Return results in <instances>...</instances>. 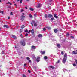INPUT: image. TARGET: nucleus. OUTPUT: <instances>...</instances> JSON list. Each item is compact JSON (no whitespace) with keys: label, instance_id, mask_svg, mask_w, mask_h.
<instances>
[{"label":"nucleus","instance_id":"obj_1","mask_svg":"<svg viewBox=\"0 0 77 77\" xmlns=\"http://www.w3.org/2000/svg\"><path fill=\"white\" fill-rule=\"evenodd\" d=\"M67 60V54L66 53L64 54V58H63V60L62 61L63 63H65V62Z\"/></svg>","mask_w":77,"mask_h":77},{"label":"nucleus","instance_id":"obj_63","mask_svg":"<svg viewBox=\"0 0 77 77\" xmlns=\"http://www.w3.org/2000/svg\"><path fill=\"white\" fill-rule=\"evenodd\" d=\"M8 8H11V7H9Z\"/></svg>","mask_w":77,"mask_h":77},{"label":"nucleus","instance_id":"obj_36","mask_svg":"<svg viewBox=\"0 0 77 77\" xmlns=\"http://www.w3.org/2000/svg\"><path fill=\"white\" fill-rule=\"evenodd\" d=\"M3 14V11H0V14Z\"/></svg>","mask_w":77,"mask_h":77},{"label":"nucleus","instance_id":"obj_61","mask_svg":"<svg viewBox=\"0 0 77 77\" xmlns=\"http://www.w3.org/2000/svg\"><path fill=\"white\" fill-rule=\"evenodd\" d=\"M0 30H1V28L0 27Z\"/></svg>","mask_w":77,"mask_h":77},{"label":"nucleus","instance_id":"obj_14","mask_svg":"<svg viewBox=\"0 0 77 77\" xmlns=\"http://www.w3.org/2000/svg\"><path fill=\"white\" fill-rule=\"evenodd\" d=\"M57 47L58 48H60L61 47V46H60V44H57Z\"/></svg>","mask_w":77,"mask_h":77},{"label":"nucleus","instance_id":"obj_30","mask_svg":"<svg viewBox=\"0 0 77 77\" xmlns=\"http://www.w3.org/2000/svg\"><path fill=\"white\" fill-rule=\"evenodd\" d=\"M51 1H52V0H51L49 1V2L50 3V4H49L50 5H51Z\"/></svg>","mask_w":77,"mask_h":77},{"label":"nucleus","instance_id":"obj_23","mask_svg":"<svg viewBox=\"0 0 77 77\" xmlns=\"http://www.w3.org/2000/svg\"><path fill=\"white\" fill-rule=\"evenodd\" d=\"M60 62V60H58V61L57 62H56V63H57V64H58V63H59Z\"/></svg>","mask_w":77,"mask_h":77},{"label":"nucleus","instance_id":"obj_22","mask_svg":"<svg viewBox=\"0 0 77 77\" xmlns=\"http://www.w3.org/2000/svg\"><path fill=\"white\" fill-rule=\"evenodd\" d=\"M66 36L68 37L69 36V33H67V34H66Z\"/></svg>","mask_w":77,"mask_h":77},{"label":"nucleus","instance_id":"obj_21","mask_svg":"<svg viewBox=\"0 0 77 77\" xmlns=\"http://www.w3.org/2000/svg\"><path fill=\"white\" fill-rule=\"evenodd\" d=\"M29 17L31 18H33V16H32V15L31 14H29Z\"/></svg>","mask_w":77,"mask_h":77},{"label":"nucleus","instance_id":"obj_10","mask_svg":"<svg viewBox=\"0 0 77 77\" xmlns=\"http://www.w3.org/2000/svg\"><path fill=\"white\" fill-rule=\"evenodd\" d=\"M12 38H14L15 39H17V37H16V36L14 35H12Z\"/></svg>","mask_w":77,"mask_h":77},{"label":"nucleus","instance_id":"obj_37","mask_svg":"<svg viewBox=\"0 0 77 77\" xmlns=\"http://www.w3.org/2000/svg\"><path fill=\"white\" fill-rule=\"evenodd\" d=\"M20 33H21V32H23V30L20 29Z\"/></svg>","mask_w":77,"mask_h":77},{"label":"nucleus","instance_id":"obj_6","mask_svg":"<svg viewBox=\"0 0 77 77\" xmlns=\"http://www.w3.org/2000/svg\"><path fill=\"white\" fill-rule=\"evenodd\" d=\"M26 59H27V60H29V63H31L32 62V61H31V60H30V59L29 58V57H27Z\"/></svg>","mask_w":77,"mask_h":77},{"label":"nucleus","instance_id":"obj_31","mask_svg":"<svg viewBox=\"0 0 77 77\" xmlns=\"http://www.w3.org/2000/svg\"><path fill=\"white\" fill-rule=\"evenodd\" d=\"M32 23H33V24H34L35 23V21L33 20H32Z\"/></svg>","mask_w":77,"mask_h":77},{"label":"nucleus","instance_id":"obj_57","mask_svg":"<svg viewBox=\"0 0 77 77\" xmlns=\"http://www.w3.org/2000/svg\"><path fill=\"white\" fill-rule=\"evenodd\" d=\"M10 5H12V4L11 3H10Z\"/></svg>","mask_w":77,"mask_h":77},{"label":"nucleus","instance_id":"obj_12","mask_svg":"<svg viewBox=\"0 0 77 77\" xmlns=\"http://www.w3.org/2000/svg\"><path fill=\"white\" fill-rule=\"evenodd\" d=\"M53 17V15L50 14H49L48 15V17L49 18H51V17Z\"/></svg>","mask_w":77,"mask_h":77},{"label":"nucleus","instance_id":"obj_27","mask_svg":"<svg viewBox=\"0 0 77 77\" xmlns=\"http://www.w3.org/2000/svg\"><path fill=\"white\" fill-rule=\"evenodd\" d=\"M45 18H47V15L45 14Z\"/></svg>","mask_w":77,"mask_h":77},{"label":"nucleus","instance_id":"obj_46","mask_svg":"<svg viewBox=\"0 0 77 77\" xmlns=\"http://www.w3.org/2000/svg\"><path fill=\"white\" fill-rule=\"evenodd\" d=\"M51 29V27H48V30H50Z\"/></svg>","mask_w":77,"mask_h":77},{"label":"nucleus","instance_id":"obj_8","mask_svg":"<svg viewBox=\"0 0 77 77\" xmlns=\"http://www.w3.org/2000/svg\"><path fill=\"white\" fill-rule=\"evenodd\" d=\"M31 48L32 49H33L34 50H35L36 48V46L34 45H32L31 46Z\"/></svg>","mask_w":77,"mask_h":77},{"label":"nucleus","instance_id":"obj_16","mask_svg":"<svg viewBox=\"0 0 77 77\" xmlns=\"http://www.w3.org/2000/svg\"><path fill=\"white\" fill-rule=\"evenodd\" d=\"M49 67L51 68H52V69H54L55 68L53 66H50Z\"/></svg>","mask_w":77,"mask_h":77},{"label":"nucleus","instance_id":"obj_43","mask_svg":"<svg viewBox=\"0 0 77 77\" xmlns=\"http://www.w3.org/2000/svg\"><path fill=\"white\" fill-rule=\"evenodd\" d=\"M12 13H13L12 12H11V13H10V15H13V14H12Z\"/></svg>","mask_w":77,"mask_h":77},{"label":"nucleus","instance_id":"obj_3","mask_svg":"<svg viewBox=\"0 0 77 77\" xmlns=\"http://www.w3.org/2000/svg\"><path fill=\"white\" fill-rule=\"evenodd\" d=\"M32 33V35H34V30L32 29V30H30L28 32V33Z\"/></svg>","mask_w":77,"mask_h":77},{"label":"nucleus","instance_id":"obj_50","mask_svg":"<svg viewBox=\"0 0 77 77\" xmlns=\"http://www.w3.org/2000/svg\"><path fill=\"white\" fill-rule=\"evenodd\" d=\"M22 1H23V0H21L20 1V3H22Z\"/></svg>","mask_w":77,"mask_h":77},{"label":"nucleus","instance_id":"obj_55","mask_svg":"<svg viewBox=\"0 0 77 77\" xmlns=\"http://www.w3.org/2000/svg\"><path fill=\"white\" fill-rule=\"evenodd\" d=\"M46 28H47V29H48V27H47Z\"/></svg>","mask_w":77,"mask_h":77},{"label":"nucleus","instance_id":"obj_34","mask_svg":"<svg viewBox=\"0 0 77 77\" xmlns=\"http://www.w3.org/2000/svg\"><path fill=\"white\" fill-rule=\"evenodd\" d=\"M75 62H76V65H77V60H76V59L75 60Z\"/></svg>","mask_w":77,"mask_h":77},{"label":"nucleus","instance_id":"obj_53","mask_svg":"<svg viewBox=\"0 0 77 77\" xmlns=\"http://www.w3.org/2000/svg\"><path fill=\"white\" fill-rule=\"evenodd\" d=\"M10 4V2H8V3H7V4Z\"/></svg>","mask_w":77,"mask_h":77},{"label":"nucleus","instance_id":"obj_45","mask_svg":"<svg viewBox=\"0 0 77 77\" xmlns=\"http://www.w3.org/2000/svg\"><path fill=\"white\" fill-rule=\"evenodd\" d=\"M23 11H24V9H22L21 10V12H23Z\"/></svg>","mask_w":77,"mask_h":77},{"label":"nucleus","instance_id":"obj_29","mask_svg":"<svg viewBox=\"0 0 77 77\" xmlns=\"http://www.w3.org/2000/svg\"><path fill=\"white\" fill-rule=\"evenodd\" d=\"M71 39H74V36H71Z\"/></svg>","mask_w":77,"mask_h":77},{"label":"nucleus","instance_id":"obj_20","mask_svg":"<svg viewBox=\"0 0 77 77\" xmlns=\"http://www.w3.org/2000/svg\"><path fill=\"white\" fill-rule=\"evenodd\" d=\"M29 10L30 11H33L34 10V9H33L32 8H29Z\"/></svg>","mask_w":77,"mask_h":77},{"label":"nucleus","instance_id":"obj_39","mask_svg":"<svg viewBox=\"0 0 77 77\" xmlns=\"http://www.w3.org/2000/svg\"><path fill=\"white\" fill-rule=\"evenodd\" d=\"M37 59H40V57H37Z\"/></svg>","mask_w":77,"mask_h":77},{"label":"nucleus","instance_id":"obj_47","mask_svg":"<svg viewBox=\"0 0 77 77\" xmlns=\"http://www.w3.org/2000/svg\"><path fill=\"white\" fill-rule=\"evenodd\" d=\"M25 36H28V34L26 33V34H25Z\"/></svg>","mask_w":77,"mask_h":77},{"label":"nucleus","instance_id":"obj_4","mask_svg":"<svg viewBox=\"0 0 77 77\" xmlns=\"http://www.w3.org/2000/svg\"><path fill=\"white\" fill-rule=\"evenodd\" d=\"M40 52L42 54H45V51H40Z\"/></svg>","mask_w":77,"mask_h":77},{"label":"nucleus","instance_id":"obj_49","mask_svg":"<svg viewBox=\"0 0 77 77\" xmlns=\"http://www.w3.org/2000/svg\"><path fill=\"white\" fill-rule=\"evenodd\" d=\"M34 16H35V17H36V14H34Z\"/></svg>","mask_w":77,"mask_h":77},{"label":"nucleus","instance_id":"obj_42","mask_svg":"<svg viewBox=\"0 0 77 77\" xmlns=\"http://www.w3.org/2000/svg\"><path fill=\"white\" fill-rule=\"evenodd\" d=\"M28 32V30H27V29H26L25 31V32Z\"/></svg>","mask_w":77,"mask_h":77},{"label":"nucleus","instance_id":"obj_54","mask_svg":"<svg viewBox=\"0 0 77 77\" xmlns=\"http://www.w3.org/2000/svg\"><path fill=\"white\" fill-rule=\"evenodd\" d=\"M14 6H17V4H14Z\"/></svg>","mask_w":77,"mask_h":77},{"label":"nucleus","instance_id":"obj_18","mask_svg":"<svg viewBox=\"0 0 77 77\" xmlns=\"http://www.w3.org/2000/svg\"><path fill=\"white\" fill-rule=\"evenodd\" d=\"M72 54H77V53L75 52V51H73L72 52Z\"/></svg>","mask_w":77,"mask_h":77},{"label":"nucleus","instance_id":"obj_41","mask_svg":"<svg viewBox=\"0 0 77 77\" xmlns=\"http://www.w3.org/2000/svg\"><path fill=\"white\" fill-rule=\"evenodd\" d=\"M23 77H26V75H25L23 74Z\"/></svg>","mask_w":77,"mask_h":77},{"label":"nucleus","instance_id":"obj_11","mask_svg":"<svg viewBox=\"0 0 77 77\" xmlns=\"http://www.w3.org/2000/svg\"><path fill=\"white\" fill-rule=\"evenodd\" d=\"M38 38H42V35L41 34H39L38 35Z\"/></svg>","mask_w":77,"mask_h":77},{"label":"nucleus","instance_id":"obj_52","mask_svg":"<svg viewBox=\"0 0 77 77\" xmlns=\"http://www.w3.org/2000/svg\"><path fill=\"white\" fill-rule=\"evenodd\" d=\"M8 19H10V17L9 16L8 17Z\"/></svg>","mask_w":77,"mask_h":77},{"label":"nucleus","instance_id":"obj_32","mask_svg":"<svg viewBox=\"0 0 77 77\" xmlns=\"http://www.w3.org/2000/svg\"><path fill=\"white\" fill-rule=\"evenodd\" d=\"M36 61L37 62H39V60H38V59H37L36 60Z\"/></svg>","mask_w":77,"mask_h":77},{"label":"nucleus","instance_id":"obj_33","mask_svg":"<svg viewBox=\"0 0 77 77\" xmlns=\"http://www.w3.org/2000/svg\"><path fill=\"white\" fill-rule=\"evenodd\" d=\"M33 68L34 69H36V67L34 66Z\"/></svg>","mask_w":77,"mask_h":77},{"label":"nucleus","instance_id":"obj_15","mask_svg":"<svg viewBox=\"0 0 77 77\" xmlns=\"http://www.w3.org/2000/svg\"><path fill=\"white\" fill-rule=\"evenodd\" d=\"M54 16L55 18H58V17L56 16V14H54Z\"/></svg>","mask_w":77,"mask_h":77},{"label":"nucleus","instance_id":"obj_38","mask_svg":"<svg viewBox=\"0 0 77 77\" xmlns=\"http://www.w3.org/2000/svg\"><path fill=\"white\" fill-rule=\"evenodd\" d=\"M73 66H76V64L75 63L73 64Z\"/></svg>","mask_w":77,"mask_h":77},{"label":"nucleus","instance_id":"obj_64","mask_svg":"<svg viewBox=\"0 0 77 77\" xmlns=\"http://www.w3.org/2000/svg\"><path fill=\"white\" fill-rule=\"evenodd\" d=\"M1 66H2V65H0V67H1Z\"/></svg>","mask_w":77,"mask_h":77},{"label":"nucleus","instance_id":"obj_24","mask_svg":"<svg viewBox=\"0 0 77 77\" xmlns=\"http://www.w3.org/2000/svg\"><path fill=\"white\" fill-rule=\"evenodd\" d=\"M20 37L22 38H24V36L22 35V34H20Z\"/></svg>","mask_w":77,"mask_h":77},{"label":"nucleus","instance_id":"obj_9","mask_svg":"<svg viewBox=\"0 0 77 77\" xmlns=\"http://www.w3.org/2000/svg\"><path fill=\"white\" fill-rule=\"evenodd\" d=\"M3 26L4 27H5L6 28H7V29H8V28H9V26H8V25H4Z\"/></svg>","mask_w":77,"mask_h":77},{"label":"nucleus","instance_id":"obj_40","mask_svg":"<svg viewBox=\"0 0 77 77\" xmlns=\"http://www.w3.org/2000/svg\"><path fill=\"white\" fill-rule=\"evenodd\" d=\"M24 66L25 67H26V66H27V65H26V63L24 64Z\"/></svg>","mask_w":77,"mask_h":77},{"label":"nucleus","instance_id":"obj_28","mask_svg":"<svg viewBox=\"0 0 77 77\" xmlns=\"http://www.w3.org/2000/svg\"><path fill=\"white\" fill-rule=\"evenodd\" d=\"M61 54L62 55H63V54H64V53H63V51H61Z\"/></svg>","mask_w":77,"mask_h":77},{"label":"nucleus","instance_id":"obj_48","mask_svg":"<svg viewBox=\"0 0 77 77\" xmlns=\"http://www.w3.org/2000/svg\"><path fill=\"white\" fill-rule=\"evenodd\" d=\"M28 71L29 72V73H30V72H31V71L29 70H28Z\"/></svg>","mask_w":77,"mask_h":77},{"label":"nucleus","instance_id":"obj_51","mask_svg":"<svg viewBox=\"0 0 77 77\" xmlns=\"http://www.w3.org/2000/svg\"><path fill=\"white\" fill-rule=\"evenodd\" d=\"M25 9H27V7H25Z\"/></svg>","mask_w":77,"mask_h":77},{"label":"nucleus","instance_id":"obj_26","mask_svg":"<svg viewBox=\"0 0 77 77\" xmlns=\"http://www.w3.org/2000/svg\"><path fill=\"white\" fill-rule=\"evenodd\" d=\"M34 27H36L37 26V24L34 23Z\"/></svg>","mask_w":77,"mask_h":77},{"label":"nucleus","instance_id":"obj_25","mask_svg":"<svg viewBox=\"0 0 77 77\" xmlns=\"http://www.w3.org/2000/svg\"><path fill=\"white\" fill-rule=\"evenodd\" d=\"M54 17H52L51 18V21H53V20H54Z\"/></svg>","mask_w":77,"mask_h":77},{"label":"nucleus","instance_id":"obj_17","mask_svg":"<svg viewBox=\"0 0 77 77\" xmlns=\"http://www.w3.org/2000/svg\"><path fill=\"white\" fill-rule=\"evenodd\" d=\"M44 59L45 60H46L48 59V57L46 56H45L44 57Z\"/></svg>","mask_w":77,"mask_h":77},{"label":"nucleus","instance_id":"obj_62","mask_svg":"<svg viewBox=\"0 0 77 77\" xmlns=\"http://www.w3.org/2000/svg\"><path fill=\"white\" fill-rule=\"evenodd\" d=\"M13 3H15V2H13Z\"/></svg>","mask_w":77,"mask_h":77},{"label":"nucleus","instance_id":"obj_7","mask_svg":"<svg viewBox=\"0 0 77 77\" xmlns=\"http://www.w3.org/2000/svg\"><path fill=\"white\" fill-rule=\"evenodd\" d=\"M54 33H57V32H58V30H57V29L55 28L54 29Z\"/></svg>","mask_w":77,"mask_h":77},{"label":"nucleus","instance_id":"obj_56","mask_svg":"<svg viewBox=\"0 0 77 77\" xmlns=\"http://www.w3.org/2000/svg\"><path fill=\"white\" fill-rule=\"evenodd\" d=\"M17 2H19L20 1V0H17Z\"/></svg>","mask_w":77,"mask_h":77},{"label":"nucleus","instance_id":"obj_2","mask_svg":"<svg viewBox=\"0 0 77 77\" xmlns=\"http://www.w3.org/2000/svg\"><path fill=\"white\" fill-rule=\"evenodd\" d=\"M20 43L22 46H25V45H26V42L24 40L21 41L20 42Z\"/></svg>","mask_w":77,"mask_h":77},{"label":"nucleus","instance_id":"obj_19","mask_svg":"<svg viewBox=\"0 0 77 77\" xmlns=\"http://www.w3.org/2000/svg\"><path fill=\"white\" fill-rule=\"evenodd\" d=\"M24 27H25V26H24V25H22L21 26V29H24Z\"/></svg>","mask_w":77,"mask_h":77},{"label":"nucleus","instance_id":"obj_60","mask_svg":"<svg viewBox=\"0 0 77 77\" xmlns=\"http://www.w3.org/2000/svg\"><path fill=\"white\" fill-rule=\"evenodd\" d=\"M23 15H24V13H22Z\"/></svg>","mask_w":77,"mask_h":77},{"label":"nucleus","instance_id":"obj_35","mask_svg":"<svg viewBox=\"0 0 77 77\" xmlns=\"http://www.w3.org/2000/svg\"><path fill=\"white\" fill-rule=\"evenodd\" d=\"M43 29L44 31H45L46 29L45 28H43Z\"/></svg>","mask_w":77,"mask_h":77},{"label":"nucleus","instance_id":"obj_44","mask_svg":"<svg viewBox=\"0 0 77 77\" xmlns=\"http://www.w3.org/2000/svg\"><path fill=\"white\" fill-rule=\"evenodd\" d=\"M31 24H32V27H33V23H31Z\"/></svg>","mask_w":77,"mask_h":77},{"label":"nucleus","instance_id":"obj_5","mask_svg":"<svg viewBox=\"0 0 77 77\" xmlns=\"http://www.w3.org/2000/svg\"><path fill=\"white\" fill-rule=\"evenodd\" d=\"M21 17V21H23L24 19V18H25V16H24L22 15Z\"/></svg>","mask_w":77,"mask_h":77},{"label":"nucleus","instance_id":"obj_58","mask_svg":"<svg viewBox=\"0 0 77 77\" xmlns=\"http://www.w3.org/2000/svg\"><path fill=\"white\" fill-rule=\"evenodd\" d=\"M1 2H2V0H0V3H1Z\"/></svg>","mask_w":77,"mask_h":77},{"label":"nucleus","instance_id":"obj_59","mask_svg":"<svg viewBox=\"0 0 77 77\" xmlns=\"http://www.w3.org/2000/svg\"><path fill=\"white\" fill-rule=\"evenodd\" d=\"M26 0V1H29V0Z\"/></svg>","mask_w":77,"mask_h":77},{"label":"nucleus","instance_id":"obj_13","mask_svg":"<svg viewBox=\"0 0 77 77\" xmlns=\"http://www.w3.org/2000/svg\"><path fill=\"white\" fill-rule=\"evenodd\" d=\"M36 7L37 8H40L41 7V5L40 4H38V5L36 6Z\"/></svg>","mask_w":77,"mask_h":77}]
</instances>
